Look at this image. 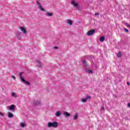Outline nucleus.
Returning a JSON list of instances; mask_svg holds the SVG:
<instances>
[{
  "mask_svg": "<svg viewBox=\"0 0 130 130\" xmlns=\"http://www.w3.org/2000/svg\"><path fill=\"white\" fill-rule=\"evenodd\" d=\"M47 127L49 128L50 127H54V128H56V127H58V122L55 121V122H49L47 123Z\"/></svg>",
  "mask_w": 130,
  "mask_h": 130,
  "instance_id": "nucleus-1",
  "label": "nucleus"
},
{
  "mask_svg": "<svg viewBox=\"0 0 130 130\" xmlns=\"http://www.w3.org/2000/svg\"><path fill=\"white\" fill-rule=\"evenodd\" d=\"M71 4L77 10H80V9H81V7H80V3L79 2L76 1H72Z\"/></svg>",
  "mask_w": 130,
  "mask_h": 130,
  "instance_id": "nucleus-2",
  "label": "nucleus"
},
{
  "mask_svg": "<svg viewBox=\"0 0 130 130\" xmlns=\"http://www.w3.org/2000/svg\"><path fill=\"white\" fill-rule=\"evenodd\" d=\"M36 2L40 11H42V12H45V9L42 7V5H41L40 1H39V0H36Z\"/></svg>",
  "mask_w": 130,
  "mask_h": 130,
  "instance_id": "nucleus-3",
  "label": "nucleus"
},
{
  "mask_svg": "<svg viewBox=\"0 0 130 130\" xmlns=\"http://www.w3.org/2000/svg\"><path fill=\"white\" fill-rule=\"evenodd\" d=\"M22 74H23L22 72L20 73L19 74V77H20V79L21 80L22 82H23L26 85H30V83L27 82L26 80H25L24 78H23V77H22Z\"/></svg>",
  "mask_w": 130,
  "mask_h": 130,
  "instance_id": "nucleus-4",
  "label": "nucleus"
},
{
  "mask_svg": "<svg viewBox=\"0 0 130 130\" xmlns=\"http://www.w3.org/2000/svg\"><path fill=\"white\" fill-rule=\"evenodd\" d=\"M19 29L23 34H26V33H27V30L25 27L21 26L19 27Z\"/></svg>",
  "mask_w": 130,
  "mask_h": 130,
  "instance_id": "nucleus-5",
  "label": "nucleus"
},
{
  "mask_svg": "<svg viewBox=\"0 0 130 130\" xmlns=\"http://www.w3.org/2000/svg\"><path fill=\"white\" fill-rule=\"evenodd\" d=\"M66 22L69 26H73V24H74V21L72 19H67Z\"/></svg>",
  "mask_w": 130,
  "mask_h": 130,
  "instance_id": "nucleus-6",
  "label": "nucleus"
},
{
  "mask_svg": "<svg viewBox=\"0 0 130 130\" xmlns=\"http://www.w3.org/2000/svg\"><path fill=\"white\" fill-rule=\"evenodd\" d=\"M95 29H92V30H89L87 32L88 36H91V35H93V34L95 33Z\"/></svg>",
  "mask_w": 130,
  "mask_h": 130,
  "instance_id": "nucleus-7",
  "label": "nucleus"
},
{
  "mask_svg": "<svg viewBox=\"0 0 130 130\" xmlns=\"http://www.w3.org/2000/svg\"><path fill=\"white\" fill-rule=\"evenodd\" d=\"M15 107H16V106L14 105H12L11 106H7V109H10V110H14L15 109Z\"/></svg>",
  "mask_w": 130,
  "mask_h": 130,
  "instance_id": "nucleus-8",
  "label": "nucleus"
},
{
  "mask_svg": "<svg viewBox=\"0 0 130 130\" xmlns=\"http://www.w3.org/2000/svg\"><path fill=\"white\" fill-rule=\"evenodd\" d=\"M89 99H91L90 96H88L85 99H82V102L84 103H86V102H87V101H88V100H89Z\"/></svg>",
  "mask_w": 130,
  "mask_h": 130,
  "instance_id": "nucleus-9",
  "label": "nucleus"
},
{
  "mask_svg": "<svg viewBox=\"0 0 130 130\" xmlns=\"http://www.w3.org/2000/svg\"><path fill=\"white\" fill-rule=\"evenodd\" d=\"M16 38H17V39H18V40H20V39H21V32L19 31H18L16 33Z\"/></svg>",
  "mask_w": 130,
  "mask_h": 130,
  "instance_id": "nucleus-10",
  "label": "nucleus"
},
{
  "mask_svg": "<svg viewBox=\"0 0 130 130\" xmlns=\"http://www.w3.org/2000/svg\"><path fill=\"white\" fill-rule=\"evenodd\" d=\"M82 64L83 67H88V66H89L88 62L85 60L82 61Z\"/></svg>",
  "mask_w": 130,
  "mask_h": 130,
  "instance_id": "nucleus-11",
  "label": "nucleus"
},
{
  "mask_svg": "<svg viewBox=\"0 0 130 130\" xmlns=\"http://www.w3.org/2000/svg\"><path fill=\"white\" fill-rule=\"evenodd\" d=\"M36 63L38 64V67L39 68H41V67H42V64H41V62L39 60H36Z\"/></svg>",
  "mask_w": 130,
  "mask_h": 130,
  "instance_id": "nucleus-12",
  "label": "nucleus"
},
{
  "mask_svg": "<svg viewBox=\"0 0 130 130\" xmlns=\"http://www.w3.org/2000/svg\"><path fill=\"white\" fill-rule=\"evenodd\" d=\"M46 16L47 17H52L53 16V13H49V12H47L46 13Z\"/></svg>",
  "mask_w": 130,
  "mask_h": 130,
  "instance_id": "nucleus-13",
  "label": "nucleus"
},
{
  "mask_svg": "<svg viewBox=\"0 0 130 130\" xmlns=\"http://www.w3.org/2000/svg\"><path fill=\"white\" fill-rule=\"evenodd\" d=\"M78 117H79V114L76 113L73 117V120H76V119H78Z\"/></svg>",
  "mask_w": 130,
  "mask_h": 130,
  "instance_id": "nucleus-14",
  "label": "nucleus"
},
{
  "mask_svg": "<svg viewBox=\"0 0 130 130\" xmlns=\"http://www.w3.org/2000/svg\"><path fill=\"white\" fill-rule=\"evenodd\" d=\"M34 105H40V101H35L34 102Z\"/></svg>",
  "mask_w": 130,
  "mask_h": 130,
  "instance_id": "nucleus-15",
  "label": "nucleus"
},
{
  "mask_svg": "<svg viewBox=\"0 0 130 130\" xmlns=\"http://www.w3.org/2000/svg\"><path fill=\"white\" fill-rule=\"evenodd\" d=\"M55 115L57 117H58L61 115V113L59 111H57L55 113Z\"/></svg>",
  "mask_w": 130,
  "mask_h": 130,
  "instance_id": "nucleus-16",
  "label": "nucleus"
},
{
  "mask_svg": "<svg viewBox=\"0 0 130 130\" xmlns=\"http://www.w3.org/2000/svg\"><path fill=\"white\" fill-rule=\"evenodd\" d=\"M8 116L10 118H12V117H13L14 115H13V114L12 113H11V112H8Z\"/></svg>",
  "mask_w": 130,
  "mask_h": 130,
  "instance_id": "nucleus-17",
  "label": "nucleus"
},
{
  "mask_svg": "<svg viewBox=\"0 0 130 130\" xmlns=\"http://www.w3.org/2000/svg\"><path fill=\"white\" fill-rule=\"evenodd\" d=\"M12 97H14V98H17L18 97V94L16 93V92H12Z\"/></svg>",
  "mask_w": 130,
  "mask_h": 130,
  "instance_id": "nucleus-18",
  "label": "nucleus"
},
{
  "mask_svg": "<svg viewBox=\"0 0 130 130\" xmlns=\"http://www.w3.org/2000/svg\"><path fill=\"white\" fill-rule=\"evenodd\" d=\"M63 115H64V116H66L67 117H69V116H70L71 114L67 112H65L63 113Z\"/></svg>",
  "mask_w": 130,
  "mask_h": 130,
  "instance_id": "nucleus-19",
  "label": "nucleus"
},
{
  "mask_svg": "<svg viewBox=\"0 0 130 130\" xmlns=\"http://www.w3.org/2000/svg\"><path fill=\"white\" fill-rule=\"evenodd\" d=\"M105 40V38L104 37H101L100 39V41L101 42H103Z\"/></svg>",
  "mask_w": 130,
  "mask_h": 130,
  "instance_id": "nucleus-20",
  "label": "nucleus"
},
{
  "mask_svg": "<svg viewBox=\"0 0 130 130\" xmlns=\"http://www.w3.org/2000/svg\"><path fill=\"white\" fill-rule=\"evenodd\" d=\"M25 126L26 124H25V123H20V126L21 127H25Z\"/></svg>",
  "mask_w": 130,
  "mask_h": 130,
  "instance_id": "nucleus-21",
  "label": "nucleus"
},
{
  "mask_svg": "<svg viewBox=\"0 0 130 130\" xmlns=\"http://www.w3.org/2000/svg\"><path fill=\"white\" fill-rule=\"evenodd\" d=\"M117 57H121V52H118V53L117 54Z\"/></svg>",
  "mask_w": 130,
  "mask_h": 130,
  "instance_id": "nucleus-22",
  "label": "nucleus"
},
{
  "mask_svg": "<svg viewBox=\"0 0 130 130\" xmlns=\"http://www.w3.org/2000/svg\"><path fill=\"white\" fill-rule=\"evenodd\" d=\"M125 26H126V27H127V28H130V25L129 24L127 23H126L125 24Z\"/></svg>",
  "mask_w": 130,
  "mask_h": 130,
  "instance_id": "nucleus-23",
  "label": "nucleus"
},
{
  "mask_svg": "<svg viewBox=\"0 0 130 130\" xmlns=\"http://www.w3.org/2000/svg\"><path fill=\"white\" fill-rule=\"evenodd\" d=\"M87 72L89 73V74H91V73H93V71H92V70H88L87 71Z\"/></svg>",
  "mask_w": 130,
  "mask_h": 130,
  "instance_id": "nucleus-24",
  "label": "nucleus"
},
{
  "mask_svg": "<svg viewBox=\"0 0 130 130\" xmlns=\"http://www.w3.org/2000/svg\"><path fill=\"white\" fill-rule=\"evenodd\" d=\"M0 116H4V113H3L2 112H0Z\"/></svg>",
  "mask_w": 130,
  "mask_h": 130,
  "instance_id": "nucleus-25",
  "label": "nucleus"
},
{
  "mask_svg": "<svg viewBox=\"0 0 130 130\" xmlns=\"http://www.w3.org/2000/svg\"><path fill=\"white\" fill-rule=\"evenodd\" d=\"M124 30L125 31V32H128V29H126V28H124Z\"/></svg>",
  "mask_w": 130,
  "mask_h": 130,
  "instance_id": "nucleus-26",
  "label": "nucleus"
},
{
  "mask_svg": "<svg viewBox=\"0 0 130 130\" xmlns=\"http://www.w3.org/2000/svg\"><path fill=\"white\" fill-rule=\"evenodd\" d=\"M94 15L95 16H98L99 15H100V14L99 13H95Z\"/></svg>",
  "mask_w": 130,
  "mask_h": 130,
  "instance_id": "nucleus-27",
  "label": "nucleus"
},
{
  "mask_svg": "<svg viewBox=\"0 0 130 130\" xmlns=\"http://www.w3.org/2000/svg\"><path fill=\"white\" fill-rule=\"evenodd\" d=\"M102 110H104H104H105V107H104V106L102 107Z\"/></svg>",
  "mask_w": 130,
  "mask_h": 130,
  "instance_id": "nucleus-28",
  "label": "nucleus"
},
{
  "mask_svg": "<svg viewBox=\"0 0 130 130\" xmlns=\"http://www.w3.org/2000/svg\"><path fill=\"white\" fill-rule=\"evenodd\" d=\"M12 79H14V80H16V77L14 76H12Z\"/></svg>",
  "mask_w": 130,
  "mask_h": 130,
  "instance_id": "nucleus-29",
  "label": "nucleus"
},
{
  "mask_svg": "<svg viewBox=\"0 0 130 130\" xmlns=\"http://www.w3.org/2000/svg\"><path fill=\"white\" fill-rule=\"evenodd\" d=\"M54 49H57V48H58V47H54Z\"/></svg>",
  "mask_w": 130,
  "mask_h": 130,
  "instance_id": "nucleus-30",
  "label": "nucleus"
},
{
  "mask_svg": "<svg viewBox=\"0 0 130 130\" xmlns=\"http://www.w3.org/2000/svg\"><path fill=\"white\" fill-rule=\"evenodd\" d=\"M127 85H130L129 82H127Z\"/></svg>",
  "mask_w": 130,
  "mask_h": 130,
  "instance_id": "nucleus-31",
  "label": "nucleus"
}]
</instances>
